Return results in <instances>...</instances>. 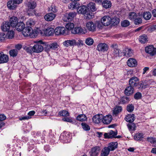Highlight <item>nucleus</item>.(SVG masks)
I'll return each instance as SVG.
<instances>
[{
  "mask_svg": "<svg viewBox=\"0 0 156 156\" xmlns=\"http://www.w3.org/2000/svg\"><path fill=\"white\" fill-rule=\"evenodd\" d=\"M102 115H94L92 118V120L94 122L99 123L102 121Z\"/></svg>",
  "mask_w": 156,
  "mask_h": 156,
  "instance_id": "24",
  "label": "nucleus"
},
{
  "mask_svg": "<svg viewBox=\"0 0 156 156\" xmlns=\"http://www.w3.org/2000/svg\"><path fill=\"white\" fill-rule=\"evenodd\" d=\"M111 47L112 48V50L114 53V55H116L117 51V45L116 44H113L111 46Z\"/></svg>",
  "mask_w": 156,
  "mask_h": 156,
  "instance_id": "46",
  "label": "nucleus"
},
{
  "mask_svg": "<svg viewBox=\"0 0 156 156\" xmlns=\"http://www.w3.org/2000/svg\"><path fill=\"white\" fill-rule=\"evenodd\" d=\"M129 101V98L126 96L123 97L121 99V101L124 104L128 103Z\"/></svg>",
  "mask_w": 156,
  "mask_h": 156,
  "instance_id": "50",
  "label": "nucleus"
},
{
  "mask_svg": "<svg viewBox=\"0 0 156 156\" xmlns=\"http://www.w3.org/2000/svg\"><path fill=\"white\" fill-rule=\"evenodd\" d=\"M108 147L110 151H113L117 148V142H113L109 143Z\"/></svg>",
  "mask_w": 156,
  "mask_h": 156,
  "instance_id": "29",
  "label": "nucleus"
},
{
  "mask_svg": "<svg viewBox=\"0 0 156 156\" xmlns=\"http://www.w3.org/2000/svg\"><path fill=\"white\" fill-rule=\"evenodd\" d=\"M45 36L52 35L54 33V30L51 27H49L44 30Z\"/></svg>",
  "mask_w": 156,
  "mask_h": 156,
  "instance_id": "27",
  "label": "nucleus"
},
{
  "mask_svg": "<svg viewBox=\"0 0 156 156\" xmlns=\"http://www.w3.org/2000/svg\"><path fill=\"white\" fill-rule=\"evenodd\" d=\"M150 85V80L142 81L139 82L137 88L140 90H143L149 87Z\"/></svg>",
  "mask_w": 156,
  "mask_h": 156,
  "instance_id": "10",
  "label": "nucleus"
},
{
  "mask_svg": "<svg viewBox=\"0 0 156 156\" xmlns=\"http://www.w3.org/2000/svg\"><path fill=\"white\" fill-rule=\"evenodd\" d=\"M134 24L136 25H138L142 23V19L140 17L136 18L134 20Z\"/></svg>",
  "mask_w": 156,
  "mask_h": 156,
  "instance_id": "48",
  "label": "nucleus"
},
{
  "mask_svg": "<svg viewBox=\"0 0 156 156\" xmlns=\"http://www.w3.org/2000/svg\"><path fill=\"white\" fill-rule=\"evenodd\" d=\"M86 32L85 29L80 27H75L72 30V33L73 34H84Z\"/></svg>",
  "mask_w": 156,
  "mask_h": 156,
  "instance_id": "14",
  "label": "nucleus"
},
{
  "mask_svg": "<svg viewBox=\"0 0 156 156\" xmlns=\"http://www.w3.org/2000/svg\"><path fill=\"white\" fill-rule=\"evenodd\" d=\"M18 51L16 49H13L9 51V54L11 56L14 57L16 56L18 54Z\"/></svg>",
  "mask_w": 156,
  "mask_h": 156,
  "instance_id": "41",
  "label": "nucleus"
},
{
  "mask_svg": "<svg viewBox=\"0 0 156 156\" xmlns=\"http://www.w3.org/2000/svg\"><path fill=\"white\" fill-rule=\"evenodd\" d=\"M144 138V134L142 133H136L134 136V140L137 141L142 140Z\"/></svg>",
  "mask_w": 156,
  "mask_h": 156,
  "instance_id": "30",
  "label": "nucleus"
},
{
  "mask_svg": "<svg viewBox=\"0 0 156 156\" xmlns=\"http://www.w3.org/2000/svg\"><path fill=\"white\" fill-rule=\"evenodd\" d=\"M94 40H86L85 43L88 45H91L94 43Z\"/></svg>",
  "mask_w": 156,
  "mask_h": 156,
  "instance_id": "55",
  "label": "nucleus"
},
{
  "mask_svg": "<svg viewBox=\"0 0 156 156\" xmlns=\"http://www.w3.org/2000/svg\"><path fill=\"white\" fill-rule=\"evenodd\" d=\"M139 42L141 44H144L148 41V40H139Z\"/></svg>",
  "mask_w": 156,
  "mask_h": 156,
  "instance_id": "62",
  "label": "nucleus"
},
{
  "mask_svg": "<svg viewBox=\"0 0 156 156\" xmlns=\"http://www.w3.org/2000/svg\"><path fill=\"white\" fill-rule=\"evenodd\" d=\"M86 26L87 28L90 31L94 32L96 30V24L92 21L87 22L86 23Z\"/></svg>",
  "mask_w": 156,
  "mask_h": 156,
  "instance_id": "13",
  "label": "nucleus"
},
{
  "mask_svg": "<svg viewBox=\"0 0 156 156\" xmlns=\"http://www.w3.org/2000/svg\"><path fill=\"white\" fill-rule=\"evenodd\" d=\"M140 39H147L148 37L145 34H143L142 35L140 36Z\"/></svg>",
  "mask_w": 156,
  "mask_h": 156,
  "instance_id": "60",
  "label": "nucleus"
},
{
  "mask_svg": "<svg viewBox=\"0 0 156 156\" xmlns=\"http://www.w3.org/2000/svg\"><path fill=\"white\" fill-rule=\"evenodd\" d=\"M110 150L107 147H105L101 150V156H107L109 154Z\"/></svg>",
  "mask_w": 156,
  "mask_h": 156,
  "instance_id": "33",
  "label": "nucleus"
},
{
  "mask_svg": "<svg viewBox=\"0 0 156 156\" xmlns=\"http://www.w3.org/2000/svg\"><path fill=\"white\" fill-rule=\"evenodd\" d=\"M143 16L145 20H148L151 18V12H144L143 13Z\"/></svg>",
  "mask_w": 156,
  "mask_h": 156,
  "instance_id": "38",
  "label": "nucleus"
},
{
  "mask_svg": "<svg viewBox=\"0 0 156 156\" xmlns=\"http://www.w3.org/2000/svg\"><path fill=\"white\" fill-rule=\"evenodd\" d=\"M9 60V56L3 52H0V64L7 62Z\"/></svg>",
  "mask_w": 156,
  "mask_h": 156,
  "instance_id": "18",
  "label": "nucleus"
},
{
  "mask_svg": "<svg viewBox=\"0 0 156 156\" xmlns=\"http://www.w3.org/2000/svg\"><path fill=\"white\" fill-rule=\"evenodd\" d=\"M35 113V112L34 111H32L29 112L28 113V115L29 116H33L34 115Z\"/></svg>",
  "mask_w": 156,
  "mask_h": 156,
  "instance_id": "61",
  "label": "nucleus"
},
{
  "mask_svg": "<svg viewBox=\"0 0 156 156\" xmlns=\"http://www.w3.org/2000/svg\"><path fill=\"white\" fill-rule=\"evenodd\" d=\"M35 24V21L33 20L29 19L26 22L27 27H31L34 26Z\"/></svg>",
  "mask_w": 156,
  "mask_h": 156,
  "instance_id": "42",
  "label": "nucleus"
},
{
  "mask_svg": "<svg viewBox=\"0 0 156 156\" xmlns=\"http://www.w3.org/2000/svg\"><path fill=\"white\" fill-rule=\"evenodd\" d=\"M141 93L139 92H137L135 94L134 98L135 99L138 100L141 98Z\"/></svg>",
  "mask_w": 156,
  "mask_h": 156,
  "instance_id": "53",
  "label": "nucleus"
},
{
  "mask_svg": "<svg viewBox=\"0 0 156 156\" xmlns=\"http://www.w3.org/2000/svg\"><path fill=\"white\" fill-rule=\"evenodd\" d=\"M116 133L113 130H111L108 133H105L104 134V138L105 139L116 138Z\"/></svg>",
  "mask_w": 156,
  "mask_h": 156,
  "instance_id": "20",
  "label": "nucleus"
},
{
  "mask_svg": "<svg viewBox=\"0 0 156 156\" xmlns=\"http://www.w3.org/2000/svg\"><path fill=\"white\" fill-rule=\"evenodd\" d=\"M15 34L13 30L9 31L7 33L5 37L6 38H7L9 39H12L14 37Z\"/></svg>",
  "mask_w": 156,
  "mask_h": 156,
  "instance_id": "37",
  "label": "nucleus"
},
{
  "mask_svg": "<svg viewBox=\"0 0 156 156\" xmlns=\"http://www.w3.org/2000/svg\"><path fill=\"white\" fill-rule=\"evenodd\" d=\"M45 50L47 51L51 50H56L58 48V45L56 43H53L50 44L46 45Z\"/></svg>",
  "mask_w": 156,
  "mask_h": 156,
  "instance_id": "17",
  "label": "nucleus"
},
{
  "mask_svg": "<svg viewBox=\"0 0 156 156\" xmlns=\"http://www.w3.org/2000/svg\"><path fill=\"white\" fill-rule=\"evenodd\" d=\"M76 119L78 120L83 122L87 120V117L84 114H80L78 115L76 117Z\"/></svg>",
  "mask_w": 156,
  "mask_h": 156,
  "instance_id": "36",
  "label": "nucleus"
},
{
  "mask_svg": "<svg viewBox=\"0 0 156 156\" xmlns=\"http://www.w3.org/2000/svg\"><path fill=\"white\" fill-rule=\"evenodd\" d=\"M127 126L129 130L134 131L136 129V126L134 123H129Z\"/></svg>",
  "mask_w": 156,
  "mask_h": 156,
  "instance_id": "49",
  "label": "nucleus"
},
{
  "mask_svg": "<svg viewBox=\"0 0 156 156\" xmlns=\"http://www.w3.org/2000/svg\"><path fill=\"white\" fill-rule=\"evenodd\" d=\"M63 121L70 122H73L72 119L68 117H64L62 119Z\"/></svg>",
  "mask_w": 156,
  "mask_h": 156,
  "instance_id": "56",
  "label": "nucleus"
},
{
  "mask_svg": "<svg viewBox=\"0 0 156 156\" xmlns=\"http://www.w3.org/2000/svg\"><path fill=\"white\" fill-rule=\"evenodd\" d=\"M108 46L105 43H100L98 44L97 48V50L100 52H104L107 51Z\"/></svg>",
  "mask_w": 156,
  "mask_h": 156,
  "instance_id": "12",
  "label": "nucleus"
},
{
  "mask_svg": "<svg viewBox=\"0 0 156 156\" xmlns=\"http://www.w3.org/2000/svg\"><path fill=\"white\" fill-rule=\"evenodd\" d=\"M87 8L89 11L91 10L92 12H94L97 9L95 4L93 2H90L88 4Z\"/></svg>",
  "mask_w": 156,
  "mask_h": 156,
  "instance_id": "32",
  "label": "nucleus"
},
{
  "mask_svg": "<svg viewBox=\"0 0 156 156\" xmlns=\"http://www.w3.org/2000/svg\"><path fill=\"white\" fill-rule=\"evenodd\" d=\"M134 90V87L129 85L125 89V93L126 95L129 96L133 93Z\"/></svg>",
  "mask_w": 156,
  "mask_h": 156,
  "instance_id": "21",
  "label": "nucleus"
},
{
  "mask_svg": "<svg viewBox=\"0 0 156 156\" xmlns=\"http://www.w3.org/2000/svg\"><path fill=\"white\" fill-rule=\"evenodd\" d=\"M76 15L75 12H70L65 14L63 17V20L65 22H69L73 19Z\"/></svg>",
  "mask_w": 156,
  "mask_h": 156,
  "instance_id": "7",
  "label": "nucleus"
},
{
  "mask_svg": "<svg viewBox=\"0 0 156 156\" xmlns=\"http://www.w3.org/2000/svg\"><path fill=\"white\" fill-rule=\"evenodd\" d=\"M130 24V22L127 20H126L121 22V25L123 27H127Z\"/></svg>",
  "mask_w": 156,
  "mask_h": 156,
  "instance_id": "43",
  "label": "nucleus"
},
{
  "mask_svg": "<svg viewBox=\"0 0 156 156\" xmlns=\"http://www.w3.org/2000/svg\"><path fill=\"white\" fill-rule=\"evenodd\" d=\"M100 150V147L98 146H96L92 148L90 152V156H98Z\"/></svg>",
  "mask_w": 156,
  "mask_h": 156,
  "instance_id": "19",
  "label": "nucleus"
},
{
  "mask_svg": "<svg viewBox=\"0 0 156 156\" xmlns=\"http://www.w3.org/2000/svg\"><path fill=\"white\" fill-rule=\"evenodd\" d=\"M145 51L146 53H148L151 56H154L156 55V48L153 45H149L146 47Z\"/></svg>",
  "mask_w": 156,
  "mask_h": 156,
  "instance_id": "9",
  "label": "nucleus"
},
{
  "mask_svg": "<svg viewBox=\"0 0 156 156\" xmlns=\"http://www.w3.org/2000/svg\"><path fill=\"white\" fill-rule=\"evenodd\" d=\"M46 44L42 41L40 40L37 42V44L33 46V50L34 52L39 53L42 51L43 50V46L39 44Z\"/></svg>",
  "mask_w": 156,
  "mask_h": 156,
  "instance_id": "6",
  "label": "nucleus"
},
{
  "mask_svg": "<svg viewBox=\"0 0 156 156\" xmlns=\"http://www.w3.org/2000/svg\"><path fill=\"white\" fill-rule=\"evenodd\" d=\"M135 117L134 114H130L126 116L125 120L130 123L132 122L135 119Z\"/></svg>",
  "mask_w": 156,
  "mask_h": 156,
  "instance_id": "26",
  "label": "nucleus"
},
{
  "mask_svg": "<svg viewBox=\"0 0 156 156\" xmlns=\"http://www.w3.org/2000/svg\"><path fill=\"white\" fill-rule=\"evenodd\" d=\"M129 85L134 88L137 87L139 82V80L136 77H131L129 80Z\"/></svg>",
  "mask_w": 156,
  "mask_h": 156,
  "instance_id": "11",
  "label": "nucleus"
},
{
  "mask_svg": "<svg viewBox=\"0 0 156 156\" xmlns=\"http://www.w3.org/2000/svg\"><path fill=\"white\" fill-rule=\"evenodd\" d=\"M127 64L130 67H134L137 65V62L135 59L131 58L128 60Z\"/></svg>",
  "mask_w": 156,
  "mask_h": 156,
  "instance_id": "22",
  "label": "nucleus"
},
{
  "mask_svg": "<svg viewBox=\"0 0 156 156\" xmlns=\"http://www.w3.org/2000/svg\"><path fill=\"white\" fill-rule=\"evenodd\" d=\"M74 25L73 23H67L66 25V27L68 30H71L73 29Z\"/></svg>",
  "mask_w": 156,
  "mask_h": 156,
  "instance_id": "47",
  "label": "nucleus"
},
{
  "mask_svg": "<svg viewBox=\"0 0 156 156\" xmlns=\"http://www.w3.org/2000/svg\"><path fill=\"white\" fill-rule=\"evenodd\" d=\"M149 69V68L148 67H145L143 69V74H144Z\"/></svg>",
  "mask_w": 156,
  "mask_h": 156,
  "instance_id": "63",
  "label": "nucleus"
},
{
  "mask_svg": "<svg viewBox=\"0 0 156 156\" xmlns=\"http://www.w3.org/2000/svg\"><path fill=\"white\" fill-rule=\"evenodd\" d=\"M79 5L78 3L73 2L69 4L68 7L69 9L73 10L77 8L79 6Z\"/></svg>",
  "mask_w": 156,
  "mask_h": 156,
  "instance_id": "35",
  "label": "nucleus"
},
{
  "mask_svg": "<svg viewBox=\"0 0 156 156\" xmlns=\"http://www.w3.org/2000/svg\"><path fill=\"white\" fill-rule=\"evenodd\" d=\"M51 10L54 12H56L57 11V9L56 8L55 6L53 5H51Z\"/></svg>",
  "mask_w": 156,
  "mask_h": 156,
  "instance_id": "59",
  "label": "nucleus"
},
{
  "mask_svg": "<svg viewBox=\"0 0 156 156\" xmlns=\"http://www.w3.org/2000/svg\"><path fill=\"white\" fill-rule=\"evenodd\" d=\"M30 118L31 117L29 116H25L20 118L19 120L22 121L23 120H27L30 119Z\"/></svg>",
  "mask_w": 156,
  "mask_h": 156,
  "instance_id": "57",
  "label": "nucleus"
},
{
  "mask_svg": "<svg viewBox=\"0 0 156 156\" xmlns=\"http://www.w3.org/2000/svg\"><path fill=\"white\" fill-rule=\"evenodd\" d=\"M58 114L62 116H68L69 115V113L67 111L63 110L59 112Z\"/></svg>",
  "mask_w": 156,
  "mask_h": 156,
  "instance_id": "44",
  "label": "nucleus"
},
{
  "mask_svg": "<svg viewBox=\"0 0 156 156\" xmlns=\"http://www.w3.org/2000/svg\"><path fill=\"white\" fill-rule=\"evenodd\" d=\"M9 22L11 27H15L19 31H21L25 26L24 23L23 22H19L18 18L15 16L10 18Z\"/></svg>",
  "mask_w": 156,
  "mask_h": 156,
  "instance_id": "1",
  "label": "nucleus"
},
{
  "mask_svg": "<svg viewBox=\"0 0 156 156\" xmlns=\"http://www.w3.org/2000/svg\"><path fill=\"white\" fill-rule=\"evenodd\" d=\"M102 5L104 8L108 9L111 7L112 3L110 1L106 0L103 1Z\"/></svg>",
  "mask_w": 156,
  "mask_h": 156,
  "instance_id": "34",
  "label": "nucleus"
},
{
  "mask_svg": "<svg viewBox=\"0 0 156 156\" xmlns=\"http://www.w3.org/2000/svg\"><path fill=\"white\" fill-rule=\"evenodd\" d=\"M28 8V12L29 15L32 16L33 14H35L36 11L34 10L37 6L36 3L34 1H30L28 2L27 4Z\"/></svg>",
  "mask_w": 156,
  "mask_h": 156,
  "instance_id": "5",
  "label": "nucleus"
},
{
  "mask_svg": "<svg viewBox=\"0 0 156 156\" xmlns=\"http://www.w3.org/2000/svg\"><path fill=\"white\" fill-rule=\"evenodd\" d=\"M129 19L131 20H133L137 17V15L135 12H130L129 14Z\"/></svg>",
  "mask_w": 156,
  "mask_h": 156,
  "instance_id": "40",
  "label": "nucleus"
},
{
  "mask_svg": "<svg viewBox=\"0 0 156 156\" xmlns=\"http://www.w3.org/2000/svg\"><path fill=\"white\" fill-rule=\"evenodd\" d=\"M8 7L10 9H14L16 7L17 4L13 1H9L7 3Z\"/></svg>",
  "mask_w": 156,
  "mask_h": 156,
  "instance_id": "28",
  "label": "nucleus"
},
{
  "mask_svg": "<svg viewBox=\"0 0 156 156\" xmlns=\"http://www.w3.org/2000/svg\"><path fill=\"white\" fill-rule=\"evenodd\" d=\"M147 140L151 144H154L156 142V139L152 137H147Z\"/></svg>",
  "mask_w": 156,
  "mask_h": 156,
  "instance_id": "51",
  "label": "nucleus"
},
{
  "mask_svg": "<svg viewBox=\"0 0 156 156\" xmlns=\"http://www.w3.org/2000/svg\"><path fill=\"white\" fill-rule=\"evenodd\" d=\"M6 119V117L4 114L0 115V121H2Z\"/></svg>",
  "mask_w": 156,
  "mask_h": 156,
  "instance_id": "58",
  "label": "nucleus"
},
{
  "mask_svg": "<svg viewBox=\"0 0 156 156\" xmlns=\"http://www.w3.org/2000/svg\"><path fill=\"white\" fill-rule=\"evenodd\" d=\"M55 17V14L51 12L46 14L44 16V18L47 21H51L54 20Z\"/></svg>",
  "mask_w": 156,
  "mask_h": 156,
  "instance_id": "23",
  "label": "nucleus"
},
{
  "mask_svg": "<svg viewBox=\"0 0 156 156\" xmlns=\"http://www.w3.org/2000/svg\"><path fill=\"white\" fill-rule=\"evenodd\" d=\"M118 54L119 57L126 56L127 57H129L132 56L133 55V51L131 48H125L122 52L120 50H118Z\"/></svg>",
  "mask_w": 156,
  "mask_h": 156,
  "instance_id": "3",
  "label": "nucleus"
},
{
  "mask_svg": "<svg viewBox=\"0 0 156 156\" xmlns=\"http://www.w3.org/2000/svg\"><path fill=\"white\" fill-rule=\"evenodd\" d=\"M134 107L132 104H129L128 105L126 108L127 111L130 112H132L134 110Z\"/></svg>",
  "mask_w": 156,
  "mask_h": 156,
  "instance_id": "52",
  "label": "nucleus"
},
{
  "mask_svg": "<svg viewBox=\"0 0 156 156\" xmlns=\"http://www.w3.org/2000/svg\"><path fill=\"white\" fill-rule=\"evenodd\" d=\"M101 21L103 25L108 26L111 23V18L108 16H104L101 19Z\"/></svg>",
  "mask_w": 156,
  "mask_h": 156,
  "instance_id": "15",
  "label": "nucleus"
},
{
  "mask_svg": "<svg viewBox=\"0 0 156 156\" xmlns=\"http://www.w3.org/2000/svg\"><path fill=\"white\" fill-rule=\"evenodd\" d=\"M152 14L154 17H156V9H154L152 11Z\"/></svg>",
  "mask_w": 156,
  "mask_h": 156,
  "instance_id": "64",
  "label": "nucleus"
},
{
  "mask_svg": "<svg viewBox=\"0 0 156 156\" xmlns=\"http://www.w3.org/2000/svg\"><path fill=\"white\" fill-rule=\"evenodd\" d=\"M87 8L85 6L78 7L77 12L79 13L84 14V18L86 19H90L92 18L91 15L87 11Z\"/></svg>",
  "mask_w": 156,
  "mask_h": 156,
  "instance_id": "4",
  "label": "nucleus"
},
{
  "mask_svg": "<svg viewBox=\"0 0 156 156\" xmlns=\"http://www.w3.org/2000/svg\"><path fill=\"white\" fill-rule=\"evenodd\" d=\"M112 115L113 116H116L117 115V105L115 106L112 110Z\"/></svg>",
  "mask_w": 156,
  "mask_h": 156,
  "instance_id": "54",
  "label": "nucleus"
},
{
  "mask_svg": "<svg viewBox=\"0 0 156 156\" xmlns=\"http://www.w3.org/2000/svg\"><path fill=\"white\" fill-rule=\"evenodd\" d=\"M112 119V118L111 115H107L103 117H102L101 121L104 124L108 125L110 123Z\"/></svg>",
  "mask_w": 156,
  "mask_h": 156,
  "instance_id": "16",
  "label": "nucleus"
},
{
  "mask_svg": "<svg viewBox=\"0 0 156 156\" xmlns=\"http://www.w3.org/2000/svg\"><path fill=\"white\" fill-rule=\"evenodd\" d=\"M22 31L23 36L26 37H29L30 38H36L38 35L39 32L37 30H33L31 27H25Z\"/></svg>",
  "mask_w": 156,
  "mask_h": 156,
  "instance_id": "2",
  "label": "nucleus"
},
{
  "mask_svg": "<svg viewBox=\"0 0 156 156\" xmlns=\"http://www.w3.org/2000/svg\"><path fill=\"white\" fill-rule=\"evenodd\" d=\"M81 126L83 129L85 131H89L90 129V128L89 125L85 122L81 123Z\"/></svg>",
  "mask_w": 156,
  "mask_h": 156,
  "instance_id": "45",
  "label": "nucleus"
},
{
  "mask_svg": "<svg viewBox=\"0 0 156 156\" xmlns=\"http://www.w3.org/2000/svg\"><path fill=\"white\" fill-rule=\"evenodd\" d=\"M63 44L66 47H68L69 46L76 45V43L75 40H69L65 41L63 43Z\"/></svg>",
  "mask_w": 156,
  "mask_h": 156,
  "instance_id": "25",
  "label": "nucleus"
},
{
  "mask_svg": "<svg viewBox=\"0 0 156 156\" xmlns=\"http://www.w3.org/2000/svg\"><path fill=\"white\" fill-rule=\"evenodd\" d=\"M68 33V30L63 27H58L54 30V33L56 35H66Z\"/></svg>",
  "mask_w": 156,
  "mask_h": 156,
  "instance_id": "8",
  "label": "nucleus"
},
{
  "mask_svg": "<svg viewBox=\"0 0 156 156\" xmlns=\"http://www.w3.org/2000/svg\"><path fill=\"white\" fill-rule=\"evenodd\" d=\"M24 48L27 53H30L31 55L33 53H34L33 50V47H32L30 46H26Z\"/></svg>",
  "mask_w": 156,
  "mask_h": 156,
  "instance_id": "39",
  "label": "nucleus"
},
{
  "mask_svg": "<svg viewBox=\"0 0 156 156\" xmlns=\"http://www.w3.org/2000/svg\"><path fill=\"white\" fill-rule=\"evenodd\" d=\"M11 26L9 21L5 22V23L2 26V29L3 31H7L9 30Z\"/></svg>",
  "mask_w": 156,
  "mask_h": 156,
  "instance_id": "31",
  "label": "nucleus"
}]
</instances>
